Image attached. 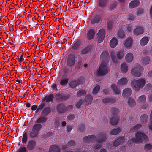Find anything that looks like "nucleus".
<instances>
[{
  "label": "nucleus",
  "instance_id": "obj_1",
  "mask_svg": "<svg viewBox=\"0 0 152 152\" xmlns=\"http://www.w3.org/2000/svg\"><path fill=\"white\" fill-rule=\"evenodd\" d=\"M101 58L103 61L100 65L99 69L97 70V74L99 76H103L108 73L109 69L107 64L109 62L110 57L108 52L104 51L101 55Z\"/></svg>",
  "mask_w": 152,
  "mask_h": 152
},
{
  "label": "nucleus",
  "instance_id": "obj_2",
  "mask_svg": "<svg viewBox=\"0 0 152 152\" xmlns=\"http://www.w3.org/2000/svg\"><path fill=\"white\" fill-rule=\"evenodd\" d=\"M47 119L45 117L41 116L37 120L36 122L37 123L33 126L32 130L29 134L31 138H34L37 137L39 132L42 128V125L40 123L45 122Z\"/></svg>",
  "mask_w": 152,
  "mask_h": 152
},
{
  "label": "nucleus",
  "instance_id": "obj_3",
  "mask_svg": "<svg viewBox=\"0 0 152 152\" xmlns=\"http://www.w3.org/2000/svg\"><path fill=\"white\" fill-rule=\"evenodd\" d=\"M145 83V80L141 78L137 80H133L131 82V85L132 88L135 91H138L141 88L143 87Z\"/></svg>",
  "mask_w": 152,
  "mask_h": 152
},
{
  "label": "nucleus",
  "instance_id": "obj_4",
  "mask_svg": "<svg viewBox=\"0 0 152 152\" xmlns=\"http://www.w3.org/2000/svg\"><path fill=\"white\" fill-rule=\"evenodd\" d=\"M110 111L112 115V118L110 119L111 124L113 125H117L120 118L117 116V114L119 113V110L116 108H112Z\"/></svg>",
  "mask_w": 152,
  "mask_h": 152
},
{
  "label": "nucleus",
  "instance_id": "obj_5",
  "mask_svg": "<svg viewBox=\"0 0 152 152\" xmlns=\"http://www.w3.org/2000/svg\"><path fill=\"white\" fill-rule=\"evenodd\" d=\"M136 138L132 139V142H133L140 143L142 142L144 140H147V136L144 133L140 132H137L135 134Z\"/></svg>",
  "mask_w": 152,
  "mask_h": 152
},
{
  "label": "nucleus",
  "instance_id": "obj_6",
  "mask_svg": "<svg viewBox=\"0 0 152 152\" xmlns=\"http://www.w3.org/2000/svg\"><path fill=\"white\" fill-rule=\"evenodd\" d=\"M77 60V58L74 55L69 54L66 60V65L69 67H73L76 64Z\"/></svg>",
  "mask_w": 152,
  "mask_h": 152
},
{
  "label": "nucleus",
  "instance_id": "obj_7",
  "mask_svg": "<svg viewBox=\"0 0 152 152\" xmlns=\"http://www.w3.org/2000/svg\"><path fill=\"white\" fill-rule=\"evenodd\" d=\"M111 58L112 61L115 63H117L118 59H121L124 56L123 52L120 51L118 52L117 54V58L115 55V53L114 50L111 51L110 52Z\"/></svg>",
  "mask_w": 152,
  "mask_h": 152
},
{
  "label": "nucleus",
  "instance_id": "obj_8",
  "mask_svg": "<svg viewBox=\"0 0 152 152\" xmlns=\"http://www.w3.org/2000/svg\"><path fill=\"white\" fill-rule=\"evenodd\" d=\"M143 70V68L140 65L137 64L136 67L131 70L132 75L137 77H140L141 75V72Z\"/></svg>",
  "mask_w": 152,
  "mask_h": 152
},
{
  "label": "nucleus",
  "instance_id": "obj_9",
  "mask_svg": "<svg viewBox=\"0 0 152 152\" xmlns=\"http://www.w3.org/2000/svg\"><path fill=\"white\" fill-rule=\"evenodd\" d=\"M107 139L106 134L105 133L99 134L97 139L98 142L99 143L96 145H94L93 148L97 149L100 148L102 145L101 143L104 142Z\"/></svg>",
  "mask_w": 152,
  "mask_h": 152
},
{
  "label": "nucleus",
  "instance_id": "obj_10",
  "mask_svg": "<svg viewBox=\"0 0 152 152\" xmlns=\"http://www.w3.org/2000/svg\"><path fill=\"white\" fill-rule=\"evenodd\" d=\"M69 96L68 94H57L55 95V97L57 101L62 102L67 100Z\"/></svg>",
  "mask_w": 152,
  "mask_h": 152
},
{
  "label": "nucleus",
  "instance_id": "obj_11",
  "mask_svg": "<svg viewBox=\"0 0 152 152\" xmlns=\"http://www.w3.org/2000/svg\"><path fill=\"white\" fill-rule=\"evenodd\" d=\"M92 46L91 45H88L84 47L81 51V55L83 56L87 55H89L92 53Z\"/></svg>",
  "mask_w": 152,
  "mask_h": 152
},
{
  "label": "nucleus",
  "instance_id": "obj_12",
  "mask_svg": "<svg viewBox=\"0 0 152 152\" xmlns=\"http://www.w3.org/2000/svg\"><path fill=\"white\" fill-rule=\"evenodd\" d=\"M105 32L104 29H101L97 34L98 35V43L102 42L104 39Z\"/></svg>",
  "mask_w": 152,
  "mask_h": 152
},
{
  "label": "nucleus",
  "instance_id": "obj_13",
  "mask_svg": "<svg viewBox=\"0 0 152 152\" xmlns=\"http://www.w3.org/2000/svg\"><path fill=\"white\" fill-rule=\"evenodd\" d=\"M109 0H97V5L99 8L104 9L107 6Z\"/></svg>",
  "mask_w": 152,
  "mask_h": 152
},
{
  "label": "nucleus",
  "instance_id": "obj_14",
  "mask_svg": "<svg viewBox=\"0 0 152 152\" xmlns=\"http://www.w3.org/2000/svg\"><path fill=\"white\" fill-rule=\"evenodd\" d=\"M96 139V137L92 135H89L88 136L84 137L83 139V141L86 143H91L95 141Z\"/></svg>",
  "mask_w": 152,
  "mask_h": 152
},
{
  "label": "nucleus",
  "instance_id": "obj_15",
  "mask_svg": "<svg viewBox=\"0 0 152 152\" xmlns=\"http://www.w3.org/2000/svg\"><path fill=\"white\" fill-rule=\"evenodd\" d=\"M124 140L125 139L123 137H119L115 140L113 143V145L115 147L118 146L123 144Z\"/></svg>",
  "mask_w": 152,
  "mask_h": 152
},
{
  "label": "nucleus",
  "instance_id": "obj_16",
  "mask_svg": "<svg viewBox=\"0 0 152 152\" xmlns=\"http://www.w3.org/2000/svg\"><path fill=\"white\" fill-rule=\"evenodd\" d=\"M54 95L53 94H50L48 95H46L45 97L42 99V102H46L49 103L51 102H53L54 99Z\"/></svg>",
  "mask_w": 152,
  "mask_h": 152
},
{
  "label": "nucleus",
  "instance_id": "obj_17",
  "mask_svg": "<svg viewBox=\"0 0 152 152\" xmlns=\"http://www.w3.org/2000/svg\"><path fill=\"white\" fill-rule=\"evenodd\" d=\"M36 145V142L33 140H30L28 142L27 148L28 150H32L35 148Z\"/></svg>",
  "mask_w": 152,
  "mask_h": 152
},
{
  "label": "nucleus",
  "instance_id": "obj_18",
  "mask_svg": "<svg viewBox=\"0 0 152 152\" xmlns=\"http://www.w3.org/2000/svg\"><path fill=\"white\" fill-rule=\"evenodd\" d=\"M56 108L59 113H63L66 111L65 105L63 103H60L57 105Z\"/></svg>",
  "mask_w": 152,
  "mask_h": 152
},
{
  "label": "nucleus",
  "instance_id": "obj_19",
  "mask_svg": "<svg viewBox=\"0 0 152 152\" xmlns=\"http://www.w3.org/2000/svg\"><path fill=\"white\" fill-rule=\"evenodd\" d=\"M101 17L99 15H96L91 20V23L93 26L97 25L101 19Z\"/></svg>",
  "mask_w": 152,
  "mask_h": 152
},
{
  "label": "nucleus",
  "instance_id": "obj_20",
  "mask_svg": "<svg viewBox=\"0 0 152 152\" xmlns=\"http://www.w3.org/2000/svg\"><path fill=\"white\" fill-rule=\"evenodd\" d=\"M81 45V40L79 39H78L74 44L72 48V49L73 50H78L80 48Z\"/></svg>",
  "mask_w": 152,
  "mask_h": 152
},
{
  "label": "nucleus",
  "instance_id": "obj_21",
  "mask_svg": "<svg viewBox=\"0 0 152 152\" xmlns=\"http://www.w3.org/2000/svg\"><path fill=\"white\" fill-rule=\"evenodd\" d=\"M116 99H115L112 98H105L102 99L103 103L106 104H112L115 102Z\"/></svg>",
  "mask_w": 152,
  "mask_h": 152
},
{
  "label": "nucleus",
  "instance_id": "obj_22",
  "mask_svg": "<svg viewBox=\"0 0 152 152\" xmlns=\"http://www.w3.org/2000/svg\"><path fill=\"white\" fill-rule=\"evenodd\" d=\"M51 112V109L49 107H45L41 113V116L44 117L47 116Z\"/></svg>",
  "mask_w": 152,
  "mask_h": 152
},
{
  "label": "nucleus",
  "instance_id": "obj_23",
  "mask_svg": "<svg viewBox=\"0 0 152 152\" xmlns=\"http://www.w3.org/2000/svg\"><path fill=\"white\" fill-rule=\"evenodd\" d=\"M95 35L94 30L92 29H90L87 33L86 36L88 40H90L93 39Z\"/></svg>",
  "mask_w": 152,
  "mask_h": 152
},
{
  "label": "nucleus",
  "instance_id": "obj_24",
  "mask_svg": "<svg viewBox=\"0 0 152 152\" xmlns=\"http://www.w3.org/2000/svg\"><path fill=\"white\" fill-rule=\"evenodd\" d=\"M132 93L131 89L130 88H126L123 90L122 96L124 97H129Z\"/></svg>",
  "mask_w": 152,
  "mask_h": 152
},
{
  "label": "nucleus",
  "instance_id": "obj_25",
  "mask_svg": "<svg viewBox=\"0 0 152 152\" xmlns=\"http://www.w3.org/2000/svg\"><path fill=\"white\" fill-rule=\"evenodd\" d=\"M134 34L136 35L141 34L143 33V30L142 27L140 26L136 27L133 31Z\"/></svg>",
  "mask_w": 152,
  "mask_h": 152
},
{
  "label": "nucleus",
  "instance_id": "obj_26",
  "mask_svg": "<svg viewBox=\"0 0 152 152\" xmlns=\"http://www.w3.org/2000/svg\"><path fill=\"white\" fill-rule=\"evenodd\" d=\"M118 4L116 1H114L110 4L108 7L109 10L111 11H114L116 9V7Z\"/></svg>",
  "mask_w": 152,
  "mask_h": 152
},
{
  "label": "nucleus",
  "instance_id": "obj_27",
  "mask_svg": "<svg viewBox=\"0 0 152 152\" xmlns=\"http://www.w3.org/2000/svg\"><path fill=\"white\" fill-rule=\"evenodd\" d=\"M127 83V80L126 78H122L120 79L118 82V86H124L126 85Z\"/></svg>",
  "mask_w": 152,
  "mask_h": 152
},
{
  "label": "nucleus",
  "instance_id": "obj_28",
  "mask_svg": "<svg viewBox=\"0 0 152 152\" xmlns=\"http://www.w3.org/2000/svg\"><path fill=\"white\" fill-rule=\"evenodd\" d=\"M140 2L138 0H135L131 1L129 4V7L133 8L139 5Z\"/></svg>",
  "mask_w": 152,
  "mask_h": 152
},
{
  "label": "nucleus",
  "instance_id": "obj_29",
  "mask_svg": "<svg viewBox=\"0 0 152 152\" xmlns=\"http://www.w3.org/2000/svg\"><path fill=\"white\" fill-rule=\"evenodd\" d=\"M118 44V40L115 38H113L110 42V47L113 48L116 47Z\"/></svg>",
  "mask_w": 152,
  "mask_h": 152
},
{
  "label": "nucleus",
  "instance_id": "obj_30",
  "mask_svg": "<svg viewBox=\"0 0 152 152\" xmlns=\"http://www.w3.org/2000/svg\"><path fill=\"white\" fill-rule=\"evenodd\" d=\"M49 152H60V149L58 146L52 145L49 149Z\"/></svg>",
  "mask_w": 152,
  "mask_h": 152
},
{
  "label": "nucleus",
  "instance_id": "obj_31",
  "mask_svg": "<svg viewBox=\"0 0 152 152\" xmlns=\"http://www.w3.org/2000/svg\"><path fill=\"white\" fill-rule=\"evenodd\" d=\"M148 40V38L147 37H143L140 41V45L142 46H145L147 44Z\"/></svg>",
  "mask_w": 152,
  "mask_h": 152
},
{
  "label": "nucleus",
  "instance_id": "obj_32",
  "mask_svg": "<svg viewBox=\"0 0 152 152\" xmlns=\"http://www.w3.org/2000/svg\"><path fill=\"white\" fill-rule=\"evenodd\" d=\"M93 98L91 95H87L85 96L84 101L87 104H91Z\"/></svg>",
  "mask_w": 152,
  "mask_h": 152
},
{
  "label": "nucleus",
  "instance_id": "obj_33",
  "mask_svg": "<svg viewBox=\"0 0 152 152\" xmlns=\"http://www.w3.org/2000/svg\"><path fill=\"white\" fill-rule=\"evenodd\" d=\"M63 71L64 74L62 75V77H66L68 74L71 72L72 69H69L66 67H64L63 69Z\"/></svg>",
  "mask_w": 152,
  "mask_h": 152
},
{
  "label": "nucleus",
  "instance_id": "obj_34",
  "mask_svg": "<svg viewBox=\"0 0 152 152\" xmlns=\"http://www.w3.org/2000/svg\"><path fill=\"white\" fill-rule=\"evenodd\" d=\"M140 120L142 123L145 124L147 122L148 120V115L146 114L142 115L140 118Z\"/></svg>",
  "mask_w": 152,
  "mask_h": 152
},
{
  "label": "nucleus",
  "instance_id": "obj_35",
  "mask_svg": "<svg viewBox=\"0 0 152 152\" xmlns=\"http://www.w3.org/2000/svg\"><path fill=\"white\" fill-rule=\"evenodd\" d=\"M132 44V40L131 38H129L125 41L124 45L126 47L129 48Z\"/></svg>",
  "mask_w": 152,
  "mask_h": 152
},
{
  "label": "nucleus",
  "instance_id": "obj_36",
  "mask_svg": "<svg viewBox=\"0 0 152 152\" xmlns=\"http://www.w3.org/2000/svg\"><path fill=\"white\" fill-rule=\"evenodd\" d=\"M121 129L118 127L114 128L110 132V134L112 135H116L121 132Z\"/></svg>",
  "mask_w": 152,
  "mask_h": 152
},
{
  "label": "nucleus",
  "instance_id": "obj_37",
  "mask_svg": "<svg viewBox=\"0 0 152 152\" xmlns=\"http://www.w3.org/2000/svg\"><path fill=\"white\" fill-rule=\"evenodd\" d=\"M121 70L123 73H125L128 71V66L126 63L122 64L121 65Z\"/></svg>",
  "mask_w": 152,
  "mask_h": 152
},
{
  "label": "nucleus",
  "instance_id": "obj_38",
  "mask_svg": "<svg viewBox=\"0 0 152 152\" xmlns=\"http://www.w3.org/2000/svg\"><path fill=\"white\" fill-rule=\"evenodd\" d=\"M142 127V125L140 124H138L133 128L131 129L130 130V132H136L138 130Z\"/></svg>",
  "mask_w": 152,
  "mask_h": 152
},
{
  "label": "nucleus",
  "instance_id": "obj_39",
  "mask_svg": "<svg viewBox=\"0 0 152 152\" xmlns=\"http://www.w3.org/2000/svg\"><path fill=\"white\" fill-rule=\"evenodd\" d=\"M133 59V55L132 53H129L125 57V60L128 62H130Z\"/></svg>",
  "mask_w": 152,
  "mask_h": 152
},
{
  "label": "nucleus",
  "instance_id": "obj_40",
  "mask_svg": "<svg viewBox=\"0 0 152 152\" xmlns=\"http://www.w3.org/2000/svg\"><path fill=\"white\" fill-rule=\"evenodd\" d=\"M128 104L129 106L133 107L135 105L136 102L134 99L129 98L128 99Z\"/></svg>",
  "mask_w": 152,
  "mask_h": 152
},
{
  "label": "nucleus",
  "instance_id": "obj_41",
  "mask_svg": "<svg viewBox=\"0 0 152 152\" xmlns=\"http://www.w3.org/2000/svg\"><path fill=\"white\" fill-rule=\"evenodd\" d=\"M111 88L115 94H120V91L116 86L114 84H112L111 85Z\"/></svg>",
  "mask_w": 152,
  "mask_h": 152
},
{
  "label": "nucleus",
  "instance_id": "obj_42",
  "mask_svg": "<svg viewBox=\"0 0 152 152\" xmlns=\"http://www.w3.org/2000/svg\"><path fill=\"white\" fill-rule=\"evenodd\" d=\"M28 140V135L27 132H24L23 134L22 142L23 144H26Z\"/></svg>",
  "mask_w": 152,
  "mask_h": 152
},
{
  "label": "nucleus",
  "instance_id": "obj_43",
  "mask_svg": "<svg viewBox=\"0 0 152 152\" xmlns=\"http://www.w3.org/2000/svg\"><path fill=\"white\" fill-rule=\"evenodd\" d=\"M78 85L77 82L76 80L72 81L69 83L70 87L73 88H75Z\"/></svg>",
  "mask_w": 152,
  "mask_h": 152
},
{
  "label": "nucleus",
  "instance_id": "obj_44",
  "mask_svg": "<svg viewBox=\"0 0 152 152\" xmlns=\"http://www.w3.org/2000/svg\"><path fill=\"white\" fill-rule=\"evenodd\" d=\"M141 60L142 63L145 64H149L150 61V58L148 56L142 58Z\"/></svg>",
  "mask_w": 152,
  "mask_h": 152
},
{
  "label": "nucleus",
  "instance_id": "obj_45",
  "mask_svg": "<svg viewBox=\"0 0 152 152\" xmlns=\"http://www.w3.org/2000/svg\"><path fill=\"white\" fill-rule=\"evenodd\" d=\"M68 80L67 78L62 79L60 81V85L63 86H65L68 83Z\"/></svg>",
  "mask_w": 152,
  "mask_h": 152
},
{
  "label": "nucleus",
  "instance_id": "obj_46",
  "mask_svg": "<svg viewBox=\"0 0 152 152\" xmlns=\"http://www.w3.org/2000/svg\"><path fill=\"white\" fill-rule=\"evenodd\" d=\"M146 100L145 96L144 95H142L140 96L138 99L137 101L139 103H143Z\"/></svg>",
  "mask_w": 152,
  "mask_h": 152
},
{
  "label": "nucleus",
  "instance_id": "obj_47",
  "mask_svg": "<svg viewBox=\"0 0 152 152\" xmlns=\"http://www.w3.org/2000/svg\"><path fill=\"white\" fill-rule=\"evenodd\" d=\"M17 152H28V150L26 147L20 146L17 151Z\"/></svg>",
  "mask_w": 152,
  "mask_h": 152
},
{
  "label": "nucleus",
  "instance_id": "obj_48",
  "mask_svg": "<svg viewBox=\"0 0 152 152\" xmlns=\"http://www.w3.org/2000/svg\"><path fill=\"white\" fill-rule=\"evenodd\" d=\"M86 91L83 90H79L77 94L78 96H80L83 95H84L86 94Z\"/></svg>",
  "mask_w": 152,
  "mask_h": 152
},
{
  "label": "nucleus",
  "instance_id": "obj_49",
  "mask_svg": "<svg viewBox=\"0 0 152 152\" xmlns=\"http://www.w3.org/2000/svg\"><path fill=\"white\" fill-rule=\"evenodd\" d=\"M118 36L119 37L122 38L125 36V33L122 30H120L118 33Z\"/></svg>",
  "mask_w": 152,
  "mask_h": 152
},
{
  "label": "nucleus",
  "instance_id": "obj_50",
  "mask_svg": "<svg viewBox=\"0 0 152 152\" xmlns=\"http://www.w3.org/2000/svg\"><path fill=\"white\" fill-rule=\"evenodd\" d=\"M100 86H96L93 89L92 93L94 95L96 94L100 90Z\"/></svg>",
  "mask_w": 152,
  "mask_h": 152
},
{
  "label": "nucleus",
  "instance_id": "obj_51",
  "mask_svg": "<svg viewBox=\"0 0 152 152\" xmlns=\"http://www.w3.org/2000/svg\"><path fill=\"white\" fill-rule=\"evenodd\" d=\"M45 105V103H42L40 104L36 110V113L38 112L39 111L41 110L43 108Z\"/></svg>",
  "mask_w": 152,
  "mask_h": 152
},
{
  "label": "nucleus",
  "instance_id": "obj_52",
  "mask_svg": "<svg viewBox=\"0 0 152 152\" xmlns=\"http://www.w3.org/2000/svg\"><path fill=\"white\" fill-rule=\"evenodd\" d=\"M67 145L69 146H74L76 145V143L74 140H71L68 142Z\"/></svg>",
  "mask_w": 152,
  "mask_h": 152
},
{
  "label": "nucleus",
  "instance_id": "obj_53",
  "mask_svg": "<svg viewBox=\"0 0 152 152\" xmlns=\"http://www.w3.org/2000/svg\"><path fill=\"white\" fill-rule=\"evenodd\" d=\"M54 127L55 128H58L60 125L59 121L57 119H56L55 120V122H54Z\"/></svg>",
  "mask_w": 152,
  "mask_h": 152
},
{
  "label": "nucleus",
  "instance_id": "obj_54",
  "mask_svg": "<svg viewBox=\"0 0 152 152\" xmlns=\"http://www.w3.org/2000/svg\"><path fill=\"white\" fill-rule=\"evenodd\" d=\"M152 148V145L151 144H146L145 145L144 149L146 150H149Z\"/></svg>",
  "mask_w": 152,
  "mask_h": 152
},
{
  "label": "nucleus",
  "instance_id": "obj_55",
  "mask_svg": "<svg viewBox=\"0 0 152 152\" xmlns=\"http://www.w3.org/2000/svg\"><path fill=\"white\" fill-rule=\"evenodd\" d=\"M152 85L151 83H149L146 85L144 88V89L146 91H149L151 88Z\"/></svg>",
  "mask_w": 152,
  "mask_h": 152
},
{
  "label": "nucleus",
  "instance_id": "obj_56",
  "mask_svg": "<svg viewBox=\"0 0 152 152\" xmlns=\"http://www.w3.org/2000/svg\"><path fill=\"white\" fill-rule=\"evenodd\" d=\"M84 80L83 77H80L78 79L76 80L78 83V85L83 83Z\"/></svg>",
  "mask_w": 152,
  "mask_h": 152
},
{
  "label": "nucleus",
  "instance_id": "obj_57",
  "mask_svg": "<svg viewBox=\"0 0 152 152\" xmlns=\"http://www.w3.org/2000/svg\"><path fill=\"white\" fill-rule=\"evenodd\" d=\"M83 102V100L81 99H80L78 102H77L76 106L77 107L79 108L80 107Z\"/></svg>",
  "mask_w": 152,
  "mask_h": 152
},
{
  "label": "nucleus",
  "instance_id": "obj_58",
  "mask_svg": "<svg viewBox=\"0 0 152 152\" xmlns=\"http://www.w3.org/2000/svg\"><path fill=\"white\" fill-rule=\"evenodd\" d=\"M85 129V126L83 124H80L79 126V130L81 132H83Z\"/></svg>",
  "mask_w": 152,
  "mask_h": 152
},
{
  "label": "nucleus",
  "instance_id": "obj_59",
  "mask_svg": "<svg viewBox=\"0 0 152 152\" xmlns=\"http://www.w3.org/2000/svg\"><path fill=\"white\" fill-rule=\"evenodd\" d=\"M82 64V60L79 61L77 63V66L75 67V69H80Z\"/></svg>",
  "mask_w": 152,
  "mask_h": 152
},
{
  "label": "nucleus",
  "instance_id": "obj_60",
  "mask_svg": "<svg viewBox=\"0 0 152 152\" xmlns=\"http://www.w3.org/2000/svg\"><path fill=\"white\" fill-rule=\"evenodd\" d=\"M57 85L55 83L53 84L51 86V89L52 90H55V91H58L57 88Z\"/></svg>",
  "mask_w": 152,
  "mask_h": 152
},
{
  "label": "nucleus",
  "instance_id": "obj_61",
  "mask_svg": "<svg viewBox=\"0 0 152 152\" xmlns=\"http://www.w3.org/2000/svg\"><path fill=\"white\" fill-rule=\"evenodd\" d=\"M75 118V115L73 114H70L67 117V119L69 120H73Z\"/></svg>",
  "mask_w": 152,
  "mask_h": 152
},
{
  "label": "nucleus",
  "instance_id": "obj_62",
  "mask_svg": "<svg viewBox=\"0 0 152 152\" xmlns=\"http://www.w3.org/2000/svg\"><path fill=\"white\" fill-rule=\"evenodd\" d=\"M73 106L72 105H69L66 107L65 106L66 111L70 110L73 109Z\"/></svg>",
  "mask_w": 152,
  "mask_h": 152
},
{
  "label": "nucleus",
  "instance_id": "obj_63",
  "mask_svg": "<svg viewBox=\"0 0 152 152\" xmlns=\"http://www.w3.org/2000/svg\"><path fill=\"white\" fill-rule=\"evenodd\" d=\"M112 27V23L109 22L107 23V29L108 30H110Z\"/></svg>",
  "mask_w": 152,
  "mask_h": 152
},
{
  "label": "nucleus",
  "instance_id": "obj_64",
  "mask_svg": "<svg viewBox=\"0 0 152 152\" xmlns=\"http://www.w3.org/2000/svg\"><path fill=\"white\" fill-rule=\"evenodd\" d=\"M143 12V10L142 9L139 8L137 10V15H139L141 14Z\"/></svg>",
  "mask_w": 152,
  "mask_h": 152
}]
</instances>
